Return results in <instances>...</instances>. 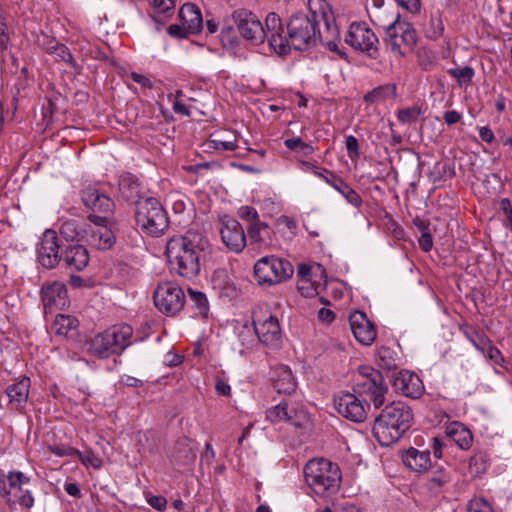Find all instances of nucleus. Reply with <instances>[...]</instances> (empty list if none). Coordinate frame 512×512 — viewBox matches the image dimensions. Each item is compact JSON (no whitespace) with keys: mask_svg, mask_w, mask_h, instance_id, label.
Listing matches in <instances>:
<instances>
[{"mask_svg":"<svg viewBox=\"0 0 512 512\" xmlns=\"http://www.w3.org/2000/svg\"><path fill=\"white\" fill-rule=\"evenodd\" d=\"M309 14H293L284 27L280 17L271 12L267 15L270 48L279 56L290 54L292 49L305 51L318 43L346 59L347 54L339 50L340 33L334 13L326 0H308Z\"/></svg>","mask_w":512,"mask_h":512,"instance_id":"nucleus-1","label":"nucleus"},{"mask_svg":"<svg viewBox=\"0 0 512 512\" xmlns=\"http://www.w3.org/2000/svg\"><path fill=\"white\" fill-rule=\"evenodd\" d=\"M208 248L209 242L204 236L187 232L169 238L165 253L172 271L183 278L193 279L200 273Z\"/></svg>","mask_w":512,"mask_h":512,"instance_id":"nucleus-2","label":"nucleus"},{"mask_svg":"<svg viewBox=\"0 0 512 512\" xmlns=\"http://www.w3.org/2000/svg\"><path fill=\"white\" fill-rule=\"evenodd\" d=\"M412 423L411 408L401 401H394L375 417L372 432L381 446H390L411 428Z\"/></svg>","mask_w":512,"mask_h":512,"instance_id":"nucleus-3","label":"nucleus"},{"mask_svg":"<svg viewBox=\"0 0 512 512\" xmlns=\"http://www.w3.org/2000/svg\"><path fill=\"white\" fill-rule=\"evenodd\" d=\"M307 485L318 496H329L338 492L341 484V471L336 463L327 459H312L304 466Z\"/></svg>","mask_w":512,"mask_h":512,"instance_id":"nucleus-4","label":"nucleus"},{"mask_svg":"<svg viewBox=\"0 0 512 512\" xmlns=\"http://www.w3.org/2000/svg\"><path fill=\"white\" fill-rule=\"evenodd\" d=\"M133 328L128 324L115 325L95 335L88 342L89 354L107 359L112 355H120L130 344Z\"/></svg>","mask_w":512,"mask_h":512,"instance_id":"nucleus-5","label":"nucleus"},{"mask_svg":"<svg viewBox=\"0 0 512 512\" xmlns=\"http://www.w3.org/2000/svg\"><path fill=\"white\" fill-rule=\"evenodd\" d=\"M136 226L146 235L159 237L169 228L166 210L155 197H146L134 208Z\"/></svg>","mask_w":512,"mask_h":512,"instance_id":"nucleus-6","label":"nucleus"},{"mask_svg":"<svg viewBox=\"0 0 512 512\" xmlns=\"http://www.w3.org/2000/svg\"><path fill=\"white\" fill-rule=\"evenodd\" d=\"M353 392L366 405H370L369 402H371L375 408H380L385 402V394L388 392V387L379 370L370 366H361L353 386Z\"/></svg>","mask_w":512,"mask_h":512,"instance_id":"nucleus-7","label":"nucleus"},{"mask_svg":"<svg viewBox=\"0 0 512 512\" xmlns=\"http://www.w3.org/2000/svg\"><path fill=\"white\" fill-rule=\"evenodd\" d=\"M385 29L384 42L387 48L398 56H405L417 43V33L413 25L401 21L399 14L387 25L378 23Z\"/></svg>","mask_w":512,"mask_h":512,"instance_id":"nucleus-8","label":"nucleus"},{"mask_svg":"<svg viewBox=\"0 0 512 512\" xmlns=\"http://www.w3.org/2000/svg\"><path fill=\"white\" fill-rule=\"evenodd\" d=\"M292 264L274 255L259 259L254 265V276L261 286H272L290 279L293 276Z\"/></svg>","mask_w":512,"mask_h":512,"instance_id":"nucleus-9","label":"nucleus"},{"mask_svg":"<svg viewBox=\"0 0 512 512\" xmlns=\"http://www.w3.org/2000/svg\"><path fill=\"white\" fill-rule=\"evenodd\" d=\"M232 19L237 27L239 34L254 45H260L265 40L270 44L272 33L268 31L267 17L265 26L259 18L250 10L240 8L233 12Z\"/></svg>","mask_w":512,"mask_h":512,"instance_id":"nucleus-10","label":"nucleus"},{"mask_svg":"<svg viewBox=\"0 0 512 512\" xmlns=\"http://www.w3.org/2000/svg\"><path fill=\"white\" fill-rule=\"evenodd\" d=\"M253 326L257 341L272 350L281 348L283 335L276 316L271 313L254 312Z\"/></svg>","mask_w":512,"mask_h":512,"instance_id":"nucleus-11","label":"nucleus"},{"mask_svg":"<svg viewBox=\"0 0 512 512\" xmlns=\"http://www.w3.org/2000/svg\"><path fill=\"white\" fill-rule=\"evenodd\" d=\"M345 42L355 51L372 59H376L379 55L378 37L365 22H353L345 36Z\"/></svg>","mask_w":512,"mask_h":512,"instance_id":"nucleus-12","label":"nucleus"},{"mask_svg":"<svg viewBox=\"0 0 512 512\" xmlns=\"http://www.w3.org/2000/svg\"><path fill=\"white\" fill-rule=\"evenodd\" d=\"M153 299L156 308L169 316L177 314L185 304L184 291L176 283L170 281L158 284Z\"/></svg>","mask_w":512,"mask_h":512,"instance_id":"nucleus-13","label":"nucleus"},{"mask_svg":"<svg viewBox=\"0 0 512 512\" xmlns=\"http://www.w3.org/2000/svg\"><path fill=\"white\" fill-rule=\"evenodd\" d=\"M88 219L93 226L84 229L86 242L98 250L110 249L115 243V235L111 229L112 219L97 214H89Z\"/></svg>","mask_w":512,"mask_h":512,"instance_id":"nucleus-14","label":"nucleus"},{"mask_svg":"<svg viewBox=\"0 0 512 512\" xmlns=\"http://www.w3.org/2000/svg\"><path fill=\"white\" fill-rule=\"evenodd\" d=\"M59 250L60 243L56 231L52 229L45 230L36 246L38 263L46 269L55 268L62 258Z\"/></svg>","mask_w":512,"mask_h":512,"instance_id":"nucleus-15","label":"nucleus"},{"mask_svg":"<svg viewBox=\"0 0 512 512\" xmlns=\"http://www.w3.org/2000/svg\"><path fill=\"white\" fill-rule=\"evenodd\" d=\"M335 406L341 416L356 423L364 422L367 419V409L370 407L354 392L338 396L335 399Z\"/></svg>","mask_w":512,"mask_h":512,"instance_id":"nucleus-16","label":"nucleus"},{"mask_svg":"<svg viewBox=\"0 0 512 512\" xmlns=\"http://www.w3.org/2000/svg\"><path fill=\"white\" fill-rule=\"evenodd\" d=\"M220 223L219 231L225 246L233 252H241L246 246V235L242 225L229 216L221 218Z\"/></svg>","mask_w":512,"mask_h":512,"instance_id":"nucleus-17","label":"nucleus"},{"mask_svg":"<svg viewBox=\"0 0 512 512\" xmlns=\"http://www.w3.org/2000/svg\"><path fill=\"white\" fill-rule=\"evenodd\" d=\"M81 198L83 204L93 212L92 214L104 213L105 216H109L114 212V200L95 185L85 187Z\"/></svg>","mask_w":512,"mask_h":512,"instance_id":"nucleus-18","label":"nucleus"},{"mask_svg":"<svg viewBox=\"0 0 512 512\" xmlns=\"http://www.w3.org/2000/svg\"><path fill=\"white\" fill-rule=\"evenodd\" d=\"M41 299L45 313L63 310L68 305L65 284L57 281L44 284L41 289Z\"/></svg>","mask_w":512,"mask_h":512,"instance_id":"nucleus-19","label":"nucleus"},{"mask_svg":"<svg viewBox=\"0 0 512 512\" xmlns=\"http://www.w3.org/2000/svg\"><path fill=\"white\" fill-rule=\"evenodd\" d=\"M315 175L323 178L326 183L331 185L336 191H338L346 201L354 206L360 208L363 201L357 191H355L343 178L337 176L333 172L322 168L314 171Z\"/></svg>","mask_w":512,"mask_h":512,"instance_id":"nucleus-20","label":"nucleus"},{"mask_svg":"<svg viewBox=\"0 0 512 512\" xmlns=\"http://www.w3.org/2000/svg\"><path fill=\"white\" fill-rule=\"evenodd\" d=\"M351 331L355 339L362 345H371L376 339V329L373 323L361 311L353 312L349 317Z\"/></svg>","mask_w":512,"mask_h":512,"instance_id":"nucleus-21","label":"nucleus"},{"mask_svg":"<svg viewBox=\"0 0 512 512\" xmlns=\"http://www.w3.org/2000/svg\"><path fill=\"white\" fill-rule=\"evenodd\" d=\"M395 390L401 392L404 396L417 399L421 397L424 386L419 376L409 370L400 371L393 381Z\"/></svg>","mask_w":512,"mask_h":512,"instance_id":"nucleus-22","label":"nucleus"},{"mask_svg":"<svg viewBox=\"0 0 512 512\" xmlns=\"http://www.w3.org/2000/svg\"><path fill=\"white\" fill-rule=\"evenodd\" d=\"M25 482H28V478L22 472H9L7 476L0 473V496L8 506L15 505L16 501L12 499V496L21 492V486Z\"/></svg>","mask_w":512,"mask_h":512,"instance_id":"nucleus-23","label":"nucleus"},{"mask_svg":"<svg viewBox=\"0 0 512 512\" xmlns=\"http://www.w3.org/2000/svg\"><path fill=\"white\" fill-rule=\"evenodd\" d=\"M119 193L122 198L135 205L146 198L144 187L139 179L131 173H123L118 181Z\"/></svg>","mask_w":512,"mask_h":512,"instance_id":"nucleus-24","label":"nucleus"},{"mask_svg":"<svg viewBox=\"0 0 512 512\" xmlns=\"http://www.w3.org/2000/svg\"><path fill=\"white\" fill-rule=\"evenodd\" d=\"M89 260L87 248L80 244L67 246L61 258L66 268L71 271H82L89 264Z\"/></svg>","mask_w":512,"mask_h":512,"instance_id":"nucleus-25","label":"nucleus"},{"mask_svg":"<svg viewBox=\"0 0 512 512\" xmlns=\"http://www.w3.org/2000/svg\"><path fill=\"white\" fill-rule=\"evenodd\" d=\"M403 464L413 472L424 473L431 467L429 450H418L410 447L402 454Z\"/></svg>","mask_w":512,"mask_h":512,"instance_id":"nucleus-26","label":"nucleus"},{"mask_svg":"<svg viewBox=\"0 0 512 512\" xmlns=\"http://www.w3.org/2000/svg\"><path fill=\"white\" fill-rule=\"evenodd\" d=\"M29 388L30 379L27 377H23L6 388V394L9 398V402L16 410H21L25 407L28 399Z\"/></svg>","mask_w":512,"mask_h":512,"instance_id":"nucleus-27","label":"nucleus"},{"mask_svg":"<svg viewBox=\"0 0 512 512\" xmlns=\"http://www.w3.org/2000/svg\"><path fill=\"white\" fill-rule=\"evenodd\" d=\"M179 17L189 33H198L203 25V19L199 8L192 3L184 4L179 12Z\"/></svg>","mask_w":512,"mask_h":512,"instance_id":"nucleus-28","label":"nucleus"},{"mask_svg":"<svg viewBox=\"0 0 512 512\" xmlns=\"http://www.w3.org/2000/svg\"><path fill=\"white\" fill-rule=\"evenodd\" d=\"M447 436L462 450H469L473 443L472 432L462 423L453 422L446 429Z\"/></svg>","mask_w":512,"mask_h":512,"instance_id":"nucleus-29","label":"nucleus"},{"mask_svg":"<svg viewBox=\"0 0 512 512\" xmlns=\"http://www.w3.org/2000/svg\"><path fill=\"white\" fill-rule=\"evenodd\" d=\"M248 238L259 248L268 247L272 243V229L265 222H255L247 229Z\"/></svg>","mask_w":512,"mask_h":512,"instance_id":"nucleus-30","label":"nucleus"},{"mask_svg":"<svg viewBox=\"0 0 512 512\" xmlns=\"http://www.w3.org/2000/svg\"><path fill=\"white\" fill-rule=\"evenodd\" d=\"M193 441L187 437L179 438L175 444L174 458L182 465H189L194 462L196 452Z\"/></svg>","mask_w":512,"mask_h":512,"instance_id":"nucleus-31","label":"nucleus"},{"mask_svg":"<svg viewBox=\"0 0 512 512\" xmlns=\"http://www.w3.org/2000/svg\"><path fill=\"white\" fill-rule=\"evenodd\" d=\"M274 389L278 393L291 394L296 389V381L291 370L287 366H280L276 369Z\"/></svg>","mask_w":512,"mask_h":512,"instance_id":"nucleus-32","label":"nucleus"},{"mask_svg":"<svg viewBox=\"0 0 512 512\" xmlns=\"http://www.w3.org/2000/svg\"><path fill=\"white\" fill-rule=\"evenodd\" d=\"M490 465V457L483 450L475 451L469 459L468 469L472 476L480 477L483 475Z\"/></svg>","mask_w":512,"mask_h":512,"instance_id":"nucleus-33","label":"nucleus"},{"mask_svg":"<svg viewBox=\"0 0 512 512\" xmlns=\"http://www.w3.org/2000/svg\"><path fill=\"white\" fill-rule=\"evenodd\" d=\"M78 320L70 315L57 314L52 325V329L58 335L67 336L70 331L77 329Z\"/></svg>","mask_w":512,"mask_h":512,"instance_id":"nucleus-34","label":"nucleus"},{"mask_svg":"<svg viewBox=\"0 0 512 512\" xmlns=\"http://www.w3.org/2000/svg\"><path fill=\"white\" fill-rule=\"evenodd\" d=\"M460 331L478 351L483 350L485 345L489 344V338L485 333L475 329L473 326L462 325L460 326Z\"/></svg>","mask_w":512,"mask_h":512,"instance_id":"nucleus-35","label":"nucleus"},{"mask_svg":"<svg viewBox=\"0 0 512 512\" xmlns=\"http://www.w3.org/2000/svg\"><path fill=\"white\" fill-rule=\"evenodd\" d=\"M396 95V86L394 84H385L376 87L364 96V101L374 103L384 101Z\"/></svg>","mask_w":512,"mask_h":512,"instance_id":"nucleus-36","label":"nucleus"},{"mask_svg":"<svg viewBox=\"0 0 512 512\" xmlns=\"http://www.w3.org/2000/svg\"><path fill=\"white\" fill-rule=\"evenodd\" d=\"M291 410H289L288 402L286 400H282L279 404L276 406L270 408L266 412V418L273 422H279V421H291L292 415Z\"/></svg>","mask_w":512,"mask_h":512,"instance_id":"nucleus-37","label":"nucleus"},{"mask_svg":"<svg viewBox=\"0 0 512 512\" xmlns=\"http://www.w3.org/2000/svg\"><path fill=\"white\" fill-rule=\"evenodd\" d=\"M190 301L196 310L195 314L202 318H206L209 312V303L206 295L201 291H196L191 288L188 289Z\"/></svg>","mask_w":512,"mask_h":512,"instance_id":"nucleus-38","label":"nucleus"},{"mask_svg":"<svg viewBox=\"0 0 512 512\" xmlns=\"http://www.w3.org/2000/svg\"><path fill=\"white\" fill-rule=\"evenodd\" d=\"M448 74L454 78L459 86H470L475 76V71L471 66L450 68Z\"/></svg>","mask_w":512,"mask_h":512,"instance_id":"nucleus-39","label":"nucleus"},{"mask_svg":"<svg viewBox=\"0 0 512 512\" xmlns=\"http://www.w3.org/2000/svg\"><path fill=\"white\" fill-rule=\"evenodd\" d=\"M82 233H84V230L80 229L76 220H66L61 224L60 234L67 241H76L85 238Z\"/></svg>","mask_w":512,"mask_h":512,"instance_id":"nucleus-40","label":"nucleus"},{"mask_svg":"<svg viewBox=\"0 0 512 512\" xmlns=\"http://www.w3.org/2000/svg\"><path fill=\"white\" fill-rule=\"evenodd\" d=\"M394 351L389 348L382 346L377 351V363L378 365L386 370H391L396 367V358L394 357Z\"/></svg>","mask_w":512,"mask_h":512,"instance_id":"nucleus-41","label":"nucleus"},{"mask_svg":"<svg viewBox=\"0 0 512 512\" xmlns=\"http://www.w3.org/2000/svg\"><path fill=\"white\" fill-rule=\"evenodd\" d=\"M444 31L442 19L439 14L431 15L429 21V27L426 30L427 37L430 39L439 38Z\"/></svg>","mask_w":512,"mask_h":512,"instance_id":"nucleus-42","label":"nucleus"},{"mask_svg":"<svg viewBox=\"0 0 512 512\" xmlns=\"http://www.w3.org/2000/svg\"><path fill=\"white\" fill-rule=\"evenodd\" d=\"M479 351L494 364L503 366V363L505 362L504 357L501 351L492 344L490 339L489 344L485 345V348Z\"/></svg>","mask_w":512,"mask_h":512,"instance_id":"nucleus-43","label":"nucleus"},{"mask_svg":"<svg viewBox=\"0 0 512 512\" xmlns=\"http://www.w3.org/2000/svg\"><path fill=\"white\" fill-rule=\"evenodd\" d=\"M422 110L419 106H412L398 111V120L403 123H411L418 120Z\"/></svg>","mask_w":512,"mask_h":512,"instance_id":"nucleus-44","label":"nucleus"},{"mask_svg":"<svg viewBox=\"0 0 512 512\" xmlns=\"http://www.w3.org/2000/svg\"><path fill=\"white\" fill-rule=\"evenodd\" d=\"M206 145L208 146V148L223 151H234L238 147L236 138L229 141L220 139H209Z\"/></svg>","mask_w":512,"mask_h":512,"instance_id":"nucleus-45","label":"nucleus"},{"mask_svg":"<svg viewBox=\"0 0 512 512\" xmlns=\"http://www.w3.org/2000/svg\"><path fill=\"white\" fill-rule=\"evenodd\" d=\"M431 488H441L451 481L450 475L444 469H440L430 477Z\"/></svg>","mask_w":512,"mask_h":512,"instance_id":"nucleus-46","label":"nucleus"},{"mask_svg":"<svg viewBox=\"0 0 512 512\" xmlns=\"http://www.w3.org/2000/svg\"><path fill=\"white\" fill-rule=\"evenodd\" d=\"M153 9L158 14H166L174 10L175 0H149Z\"/></svg>","mask_w":512,"mask_h":512,"instance_id":"nucleus-47","label":"nucleus"},{"mask_svg":"<svg viewBox=\"0 0 512 512\" xmlns=\"http://www.w3.org/2000/svg\"><path fill=\"white\" fill-rule=\"evenodd\" d=\"M54 56L56 57V60L63 61L69 64L71 67H76L73 55L65 44L62 43L58 48H56V53Z\"/></svg>","mask_w":512,"mask_h":512,"instance_id":"nucleus-48","label":"nucleus"},{"mask_svg":"<svg viewBox=\"0 0 512 512\" xmlns=\"http://www.w3.org/2000/svg\"><path fill=\"white\" fill-rule=\"evenodd\" d=\"M10 46V33L5 18L0 13V50H7Z\"/></svg>","mask_w":512,"mask_h":512,"instance_id":"nucleus-49","label":"nucleus"},{"mask_svg":"<svg viewBox=\"0 0 512 512\" xmlns=\"http://www.w3.org/2000/svg\"><path fill=\"white\" fill-rule=\"evenodd\" d=\"M49 450L51 453L60 457L81 455V452L79 450L65 445H51L49 446Z\"/></svg>","mask_w":512,"mask_h":512,"instance_id":"nucleus-50","label":"nucleus"},{"mask_svg":"<svg viewBox=\"0 0 512 512\" xmlns=\"http://www.w3.org/2000/svg\"><path fill=\"white\" fill-rule=\"evenodd\" d=\"M238 215L241 219L250 222V224L260 222L257 210L251 206L240 207Z\"/></svg>","mask_w":512,"mask_h":512,"instance_id":"nucleus-51","label":"nucleus"},{"mask_svg":"<svg viewBox=\"0 0 512 512\" xmlns=\"http://www.w3.org/2000/svg\"><path fill=\"white\" fill-rule=\"evenodd\" d=\"M345 145L348 156L351 159L358 158L360 155L358 140L355 136L349 135L346 137Z\"/></svg>","mask_w":512,"mask_h":512,"instance_id":"nucleus-52","label":"nucleus"},{"mask_svg":"<svg viewBox=\"0 0 512 512\" xmlns=\"http://www.w3.org/2000/svg\"><path fill=\"white\" fill-rule=\"evenodd\" d=\"M500 210L506 216V227L512 230V203L508 198H503L500 201Z\"/></svg>","mask_w":512,"mask_h":512,"instance_id":"nucleus-53","label":"nucleus"},{"mask_svg":"<svg viewBox=\"0 0 512 512\" xmlns=\"http://www.w3.org/2000/svg\"><path fill=\"white\" fill-rule=\"evenodd\" d=\"M35 42L44 51H47L51 45H56V39L43 32L37 35Z\"/></svg>","mask_w":512,"mask_h":512,"instance_id":"nucleus-54","label":"nucleus"},{"mask_svg":"<svg viewBox=\"0 0 512 512\" xmlns=\"http://www.w3.org/2000/svg\"><path fill=\"white\" fill-rule=\"evenodd\" d=\"M402 8L412 14L420 12L421 1L420 0H395Z\"/></svg>","mask_w":512,"mask_h":512,"instance_id":"nucleus-55","label":"nucleus"},{"mask_svg":"<svg viewBox=\"0 0 512 512\" xmlns=\"http://www.w3.org/2000/svg\"><path fill=\"white\" fill-rule=\"evenodd\" d=\"M148 504L157 511L163 512L167 507V500L164 496H151L147 499Z\"/></svg>","mask_w":512,"mask_h":512,"instance_id":"nucleus-56","label":"nucleus"},{"mask_svg":"<svg viewBox=\"0 0 512 512\" xmlns=\"http://www.w3.org/2000/svg\"><path fill=\"white\" fill-rule=\"evenodd\" d=\"M298 290L304 297H313L318 294L316 287H314L312 283V279H310V283L298 281Z\"/></svg>","mask_w":512,"mask_h":512,"instance_id":"nucleus-57","label":"nucleus"},{"mask_svg":"<svg viewBox=\"0 0 512 512\" xmlns=\"http://www.w3.org/2000/svg\"><path fill=\"white\" fill-rule=\"evenodd\" d=\"M78 457L85 465L90 464L94 468H99L101 466V460L92 451H87L85 454L81 453Z\"/></svg>","mask_w":512,"mask_h":512,"instance_id":"nucleus-58","label":"nucleus"},{"mask_svg":"<svg viewBox=\"0 0 512 512\" xmlns=\"http://www.w3.org/2000/svg\"><path fill=\"white\" fill-rule=\"evenodd\" d=\"M239 338L242 341V344L249 347L250 344L254 343L257 338L255 332H252L249 328L244 327L240 333Z\"/></svg>","mask_w":512,"mask_h":512,"instance_id":"nucleus-59","label":"nucleus"},{"mask_svg":"<svg viewBox=\"0 0 512 512\" xmlns=\"http://www.w3.org/2000/svg\"><path fill=\"white\" fill-rule=\"evenodd\" d=\"M298 281H302L304 283H310L312 268L306 264H300L298 267Z\"/></svg>","mask_w":512,"mask_h":512,"instance_id":"nucleus-60","label":"nucleus"},{"mask_svg":"<svg viewBox=\"0 0 512 512\" xmlns=\"http://www.w3.org/2000/svg\"><path fill=\"white\" fill-rule=\"evenodd\" d=\"M188 30L186 28V26H180V25H177V24H172L168 27V34L171 35L172 37H176V38H185L188 34Z\"/></svg>","mask_w":512,"mask_h":512,"instance_id":"nucleus-61","label":"nucleus"},{"mask_svg":"<svg viewBox=\"0 0 512 512\" xmlns=\"http://www.w3.org/2000/svg\"><path fill=\"white\" fill-rule=\"evenodd\" d=\"M419 246L424 252H429L433 246L432 236L429 232L424 231L419 238Z\"/></svg>","mask_w":512,"mask_h":512,"instance_id":"nucleus-62","label":"nucleus"},{"mask_svg":"<svg viewBox=\"0 0 512 512\" xmlns=\"http://www.w3.org/2000/svg\"><path fill=\"white\" fill-rule=\"evenodd\" d=\"M445 446L444 441L439 437L432 438L431 448L433 450V454L437 459H440L443 455V448Z\"/></svg>","mask_w":512,"mask_h":512,"instance_id":"nucleus-63","label":"nucleus"},{"mask_svg":"<svg viewBox=\"0 0 512 512\" xmlns=\"http://www.w3.org/2000/svg\"><path fill=\"white\" fill-rule=\"evenodd\" d=\"M21 495L19 496V503L21 506L29 509L31 507H33L34 505V498L31 494L30 491L26 490V491H23L21 489Z\"/></svg>","mask_w":512,"mask_h":512,"instance_id":"nucleus-64","label":"nucleus"}]
</instances>
